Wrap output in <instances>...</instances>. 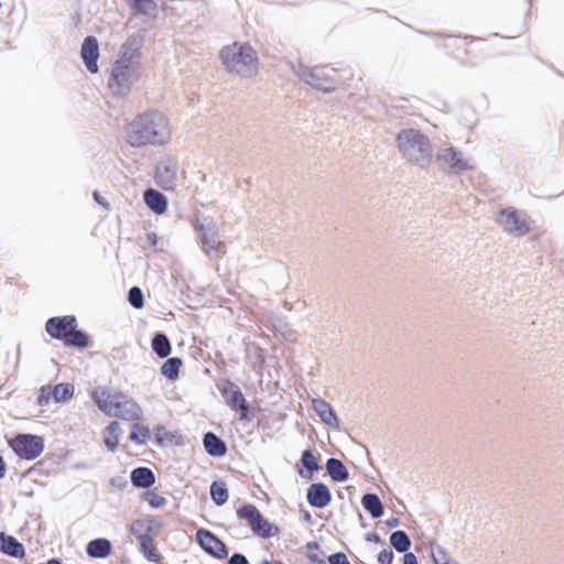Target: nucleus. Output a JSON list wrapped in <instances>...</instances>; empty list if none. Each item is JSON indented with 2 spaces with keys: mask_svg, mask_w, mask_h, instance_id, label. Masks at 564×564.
<instances>
[{
  "mask_svg": "<svg viewBox=\"0 0 564 564\" xmlns=\"http://www.w3.org/2000/svg\"><path fill=\"white\" fill-rule=\"evenodd\" d=\"M151 531V527H148L147 532ZM140 550L143 553L144 557L154 563H159L161 561V555L158 552L156 545L154 543V539L151 534L144 533L138 536Z\"/></svg>",
  "mask_w": 564,
  "mask_h": 564,
  "instance_id": "nucleus-16",
  "label": "nucleus"
},
{
  "mask_svg": "<svg viewBox=\"0 0 564 564\" xmlns=\"http://www.w3.org/2000/svg\"><path fill=\"white\" fill-rule=\"evenodd\" d=\"M444 163L455 171H464L468 169V163L462 158V154L453 148L445 149L438 156Z\"/></svg>",
  "mask_w": 564,
  "mask_h": 564,
  "instance_id": "nucleus-21",
  "label": "nucleus"
},
{
  "mask_svg": "<svg viewBox=\"0 0 564 564\" xmlns=\"http://www.w3.org/2000/svg\"><path fill=\"white\" fill-rule=\"evenodd\" d=\"M131 481L135 487L149 488L154 484L155 477L151 469L138 467L131 473Z\"/></svg>",
  "mask_w": 564,
  "mask_h": 564,
  "instance_id": "nucleus-23",
  "label": "nucleus"
},
{
  "mask_svg": "<svg viewBox=\"0 0 564 564\" xmlns=\"http://www.w3.org/2000/svg\"><path fill=\"white\" fill-rule=\"evenodd\" d=\"M93 196H94V199H95L99 205H101V206H102V207H105L106 209H109V208H110L109 203L107 202V199H106V198H104V197L99 194V192L95 191V192H94V194H93Z\"/></svg>",
  "mask_w": 564,
  "mask_h": 564,
  "instance_id": "nucleus-42",
  "label": "nucleus"
},
{
  "mask_svg": "<svg viewBox=\"0 0 564 564\" xmlns=\"http://www.w3.org/2000/svg\"><path fill=\"white\" fill-rule=\"evenodd\" d=\"M131 8L142 14L150 15L156 11V4L153 0H132Z\"/></svg>",
  "mask_w": 564,
  "mask_h": 564,
  "instance_id": "nucleus-33",
  "label": "nucleus"
},
{
  "mask_svg": "<svg viewBox=\"0 0 564 564\" xmlns=\"http://www.w3.org/2000/svg\"><path fill=\"white\" fill-rule=\"evenodd\" d=\"M196 540L206 552H208L217 557L226 556V554H227L226 545L210 531L205 530V529H199L196 532Z\"/></svg>",
  "mask_w": 564,
  "mask_h": 564,
  "instance_id": "nucleus-13",
  "label": "nucleus"
},
{
  "mask_svg": "<svg viewBox=\"0 0 564 564\" xmlns=\"http://www.w3.org/2000/svg\"><path fill=\"white\" fill-rule=\"evenodd\" d=\"M203 245L208 250H215V251H218L224 247L223 242L219 240L218 234L213 229L204 230Z\"/></svg>",
  "mask_w": 564,
  "mask_h": 564,
  "instance_id": "nucleus-32",
  "label": "nucleus"
},
{
  "mask_svg": "<svg viewBox=\"0 0 564 564\" xmlns=\"http://www.w3.org/2000/svg\"><path fill=\"white\" fill-rule=\"evenodd\" d=\"M322 70L321 69H315L313 70L312 73H310L307 75V78H306V82L312 85L313 87L317 88V89H322V90H328L330 88V86L328 85V83L326 82H321L319 80V75H321Z\"/></svg>",
  "mask_w": 564,
  "mask_h": 564,
  "instance_id": "nucleus-36",
  "label": "nucleus"
},
{
  "mask_svg": "<svg viewBox=\"0 0 564 564\" xmlns=\"http://www.w3.org/2000/svg\"><path fill=\"white\" fill-rule=\"evenodd\" d=\"M237 517L246 521L252 533L262 539H270L280 533L279 527L269 522L259 509L251 505H245L237 510Z\"/></svg>",
  "mask_w": 564,
  "mask_h": 564,
  "instance_id": "nucleus-6",
  "label": "nucleus"
},
{
  "mask_svg": "<svg viewBox=\"0 0 564 564\" xmlns=\"http://www.w3.org/2000/svg\"><path fill=\"white\" fill-rule=\"evenodd\" d=\"M129 302L134 308H141L144 305L142 291L138 286H133L129 291Z\"/></svg>",
  "mask_w": 564,
  "mask_h": 564,
  "instance_id": "nucleus-38",
  "label": "nucleus"
},
{
  "mask_svg": "<svg viewBox=\"0 0 564 564\" xmlns=\"http://www.w3.org/2000/svg\"><path fill=\"white\" fill-rule=\"evenodd\" d=\"M9 446L20 458L32 460L43 452L44 442L41 436L19 434L9 441Z\"/></svg>",
  "mask_w": 564,
  "mask_h": 564,
  "instance_id": "nucleus-8",
  "label": "nucleus"
},
{
  "mask_svg": "<svg viewBox=\"0 0 564 564\" xmlns=\"http://www.w3.org/2000/svg\"><path fill=\"white\" fill-rule=\"evenodd\" d=\"M121 433L120 425L117 421H112L104 431V442L107 448L115 452L119 445V436Z\"/></svg>",
  "mask_w": 564,
  "mask_h": 564,
  "instance_id": "nucleus-24",
  "label": "nucleus"
},
{
  "mask_svg": "<svg viewBox=\"0 0 564 564\" xmlns=\"http://www.w3.org/2000/svg\"><path fill=\"white\" fill-rule=\"evenodd\" d=\"M274 564H283V563H282V562H280V561H278V562H275Z\"/></svg>",
  "mask_w": 564,
  "mask_h": 564,
  "instance_id": "nucleus-49",
  "label": "nucleus"
},
{
  "mask_svg": "<svg viewBox=\"0 0 564 564\" xmlns=\"http://www.w3.org/2000/svg\"><path fill=\"white\" fill-rule=\"evenodd\" d=\"M496 220L507 232L516 236H524L531 229L529 221L512 207L500 210Z\"/></svg>",
  "mask_w": 564,
  "mask_h": 564,
  "instance_id": "nucleus-9",
  "label": "nucleus"
},
{
  "mask_svg": "<svg viewBox=\"0 0 564 564\" xmlns=\"http://www.w3.org/2000/svg\"><path fill=\"white\" fill-rule=\"evenodd\" d=\"M150 430L147 426L135 423L132 425L130 440L138 444H144L150 438Z\"/></svg>",
  "mask_w": 564,
  "mask_h": 564,
  "instance_id": "nucleus-34",
  "label": "nucleus"
},
{
  "mask_svg": "<svg viewBox=\"0 0 564 564\" xmlns=\"http://www.w3.org/2000/svg\"><path fill=\"white\" fill-rule=\"evenodd\" d=\"M82 58L87 67V69L95 74L98 72L97 61L99 58V46L98 41L94 36H87L80 48Z\"/></svg>",
  "mask_w": 564,
  "mask_h": 564,
  "instance_id": "nucleus-14",
  "label": "nucleus"
},
{
  "mask_svg": "<svg viewBox=\"0 0 564 564\" xmlns=\"http://www.w3.org/2000/svg\"><path fill=\"white\" fill-rule=\"evenodd\" d=\"M144 202L148 207L158 215L166 212L167 200L166 197L159 191L149 188L144 192Z\"/></svg>",
  "mask_w": 564,
  "mask_h": 564,
  "instance_id": "nucleus-18",
  "label": "nucleus"
},
{
  "mask_svg": "<svg viewBox=\"0 0 564 564\" xmlns=\"http://www.w3.org/2000/svg\"><path fill=\"white\" fill-rule=\"evenodd\" d=\"M390 544L398 552H406L411 546V541L404 531H395L390 535Z\"/></svg>",
  "mask_w": 564,
  "mask_h": 564,
  "instance_id": "nucleus-30",
  "label": "nucleus"
},
{
  "mask_svg": "<svg viewBox=\"0 0 564 564\" xmlns=\"http://www.w3.org/2000/svg\"><path fill=\"white\" fill-rule=\"evenodd\" d=\"M126 1L129 2V3L132 2V0H126Z\"/></svg>",
  "mask_w": 564,
  "mask_h": 564,
  "instance_id": "nucleus-50",
  "label": "nucleus"
},
{
  "mask_svg": "<svg viewBox=\"0 0 564 564\" xmlns=\"http://www.w3.org/2000/svg\"><path fill=\"white\" fill-rule=\"evenodd\" d=\"M111 550L110 541L105 538L91 540L86 546L87 554L94 558L107 557L111 553Z\"/></svg>",
  "mask_w": 564,
  "mask_h": 564,
  "instance_id": "nucleus-20",
  "label": "nucleus"
},
{
  "mask_svg": "<svg viewBox=\"0 0 564 564\" xmlns=\"http://www.w3.org/2000/svg\"><path fill=\"white\" fill-rule=\"evenodd\" d=\"M164 171H165V173H166L167 182L173 183V182H174V180H175V174H174V172L170 171V169H169V167H166V166L164 167Z\"/></svg>",
  "mask_w": 564,
  "mask_h": 564,
  "instance_id": "nucleus-44",
  "label": "nucleus"
},
{
  "mask_svg": "<svg viewBox=\"0 0 564 564\" xmlns=\"http://www.w3.org/2000/svg\"><path fill=\"white\" fill-rule=\"evenodd\" d=\"M314 411L318 414L321 420L329 425V426H337L338 420L336 417V414L334 413L330 404L322 399H313L312 401Z\"/></svg>",
  "mask_w": 564,
  "mask_h": 564,
  "instance_id": "nucleus-19",
  "label": "nucleus"
},
{
  "mask_svg": "<svg viewBox=\"0 0 564 564\" xmlns=\"http://www.w3.org/2000/svg\"><path fill=\"white\" fill-rule=\"evenodd\" d=\"M372 541H379V536H378V535H375V536L372 538Z\"/></svg>",
  "mask_w": 564,
  "mask_h": 564,
  "instance_id": "nucleus-47",
  "label": "nucleus"
},
{
  "mask_svg": "<svg viewBox=\"0 0 564 564\" xmlns=\"http://www.w3.org/2000/svg\"><path fill=\"white\" fill-rule=\"evenodd\" d=\"M91 398L99 410L109 416L130 422L141 419L142 410L140 405L120 391L98 388L93 391Z\"/></svg>",
  "mask_w": 564,
  "mask_h": 564,
  "instance_id": "nucleus-3",
  "label": "nucleus"
},
{
  "mask_svg": "<svg viewBox=\"0 0 564 564\" xmlns=\"http://www.w3.org/2000/svg\"><path fill=\"white\" fill-rule=\"evenodd\" d=\"M133 41L129 40L121 47L120 57L115 62L108 82L109 88L117 95L128 93L134 82L139 79L138 63L139 47H132Z\"/></svg>",
  "mask_w": 564,
  "mask_h": 564,
  "instance_id": "nucleus-2",
  "label": "nucleus"
},
{
  "mask_svg": "<svg viewBox=\"0 0 564 564\" xmlns=\"http://www.w3.org/2000/svg\"><path fill=\"white\" fill-rule=\"evenodd\" d=\"M220 58L230 73L241 77H251L258 72V55L249 44L234 42L220 51Z\"/></svg>",
  "mask_w": 564,
  "mask_h": 564,
  "instance_id": "nucleus-4",
  "label": "nucleus"
},
{
  "mask_svg": "<svg viewBox=\"0 0 564 564\" xmlns=\"http://www.w3.org/2000/svg\"><path fill=\"white\" fill-rule=\"evenodd\" d=\"M393 552L391 550H382L378 555L379 564H392L393 562Z\"/></svg>",
  "mask_w": 564,
  "mask_h": 564,
  "instance_id": "nucleus-39",
  "label": "nucleus"
},
{
  "mask_svg": "<svg viewBox=\"0 0 564 564\" xmlns=\"http://www.w3.org/2000/svg\"><path fill=\"white\" fill-rule=\"evenodd\" d=\"M63 343L66 346L86 348L89 345V338L84 332L78 330L77 326H73V330H69Z\"/></svg>",
  "mask_w": 564,
  "mask_h": 564,
  "instance_id": "nucleus-27",
  "label": "nucleus"
},
{
  "mask_svg": "<svg viewBox=\"0 0 564 564\" xmlns=\"http://www.w3.org/2000/svg\"><path fill=\"white\" fill-rule=\"evenodd\" d=\"M361 503L372 518L377 519L383 514V506L377 495L366 494L361 498Z\"/></svg>",
  "mask_w": 564,
  "mask_h": 564,
  "instance_id": "nucleus-25",
  "label": "nucleus"
},
{
  "mask_svg": "<svg viewBox=\"0 0 564 564\" xmlns=\"http://www.w3.org/2000/svg\"><path fill=\"white\" fill-rule=\"evenodd\" d=\"M74 395V386L70 383H58L54 387L44 386L40 390L37 402L40 405H46L50 400L55 402H66Z\"/></svg>",
  "mask_w": 564,
  "mask_h": 564,
  "instance_id": "nucleus-10",
  "label": "nucleus"
},
{
  "mask_svg": "<svg viewBox=\"0 0 564 564\" xmlns=\"http://www.w3.org/2000/svg\"><path fill=\"white\" fill-rule=\"evenodd\" d=\"M210 496L217 506L224 505L228 500V490L224 482L214 481L210 486Z\"/></svg>",
  "mask_w": 564,
  "mask_h": 564,
  "instance_id": "nucleus-31",
  "label": "nucleus"
},
{
  "mask_svg": "<svg viewBox=\"0 0 564 564\" xmlns=\"http://www.w3.org/2000/svg\"><path fill=\"white\" fill-rule=\"evenodd\" d=\"M134 525H142V521H137Z\"/></svg>",
  "mask_w": 564,
  "mask_h": 564,
  "instance_id": "nucleus-48",
  "label": "nucleus"
},
{
  "mask_svg": "<svg viewBox=\"0 0 564 564\" xmlns=\"http://www.w3.org/2000/svg\"><path fill=\"white\" fill-rule=\"evenodd\" d=\"M182 366V360L180 358L173 357L167 359L161 367V372L164 377L170 380H176L178 378L180 368Z\"/></svg>",
  "mask_w": 564,
  "mask_h": 564,
  "instance_id": "nucleus-29",
  "label": "nucleus"
},
{
  "mask_svg": "<svg viewBox=\"0 0 564 564\" xmlns=\"http://www.w3.org/2000/svg\"><path fill=\"white\" fill-rule=\"evenodd\" d=\"M143 499L152 508H161L166 503V499L163 496H161L156 489L147 490L143 494Z\"/></svg>",
  "mask_w": 564,
  "mask_h": 564,
  "instance_id": "nucleus-35",
  "label": "nucleus"
},
{
  "mask_svg": "<svg viewBox=\"0 0 564 564\" xmlns=\"http://www.w3.org/2000/svg\"><path fill=\"white\" fill-rule=\"evenodd\" d=\"M328 562L330 564H350V562L348 561L347 556L344 553H341V552L332 554L328 557Z\"/></svg>",
  "mask_w": 564,
  "mask_h": 564,
  "instance_id": "nucleus-40",
  "label": "nucleus"
},
{
  "mask_svg": "<svg viewBox=\"0 0 564 564\" xmlns=\"http://www.w3.org/2000/svg\"><path fill=\"white\" fill-rule=\"evenodd\" d=\"M156 177H158V180H159V182H160V183H161V182H163V181H162L163 174H162V172H161V167H158V171H156Z\"/></svg>",
  "mask_w": 564,
  "mask_h": 564,
  "instance_id": "nucleus-46",
  "label": "nucleus"
},
{
  "mask_svg": "<svg viewBox=\"0 0 564 564\" xmlns=\"http://www.w3.org/2000/svg\"><path fill=\"white\" fill-rule=\"evenodd\" d=\"M229 564H248V560L245 555L237 553L229 558Z\"/></svg>",
  "mask_w": 564,
  "mask_h": 564,
  "instance_id": "nucleus-41",
  "label": "nucleus"
},
{
  "mask_svg": "<svg viewBox=\"0 0 564 564\" xmlns=\"http://www.w3.org/2000/svg\"><path fill=\"white\" fill-rule=\"evenodd\" d=\"M301 462L310 471H315L319 468L316 457L310 449L303 452Z\"/></svg>",
  "mask_w": 564,
  "mask_h": 564,
  "instance_id": "nucleus-37",
  "label": "nucleus"
},
{
  "mask_svg": "<svg viewBox=\"0 0 564 564\" xmlns=\"http://www.w3.org/2000/svg\"><path fill=\"white\" fill-rule=\"evenodd\" d=\"M326 469L335 481H344L348 478L346 466L337 458H329L326 463Z\"/></svg>",
  "mask_w": 564,
  "mask_h": 564,
  "instance_id": "nucleus-26",
  "label": "nucleus"
},
{
  "mask_svg": "<svg viewBox=\"0 0 564 564\" xmlns=\"http://www.w3.org/2000/svg\"><path fill=\"white\" fill-rule=\"evenodd\" d=\"M403 564H417L416 556L411 552H405L403 556Z\"/></svg>",
  "mask_w": 564,
  "mask_h": 564,
  "instance_id": "nucleus-43",
  "label": "nucleus"
},
{
  "mask_svg": "<svg viewBox=\"0 0 564 564\" xmlns=\"http://www.w3.org/2000/svg\"><path fill=\"white\" fill-rule=\"evenodd\" d=\"M6 471H7V465H6L2 456H0V478L4 477Z\"/></svg>",
  "mask_w": 564,
  "mask_h": 564,
  "instance_id": "nucleus-45",
  "label": "nucleus"
},
{
  "mask_svg": "<svg viewBox=\"0 0 564 564\" xmlns=\"http://www.w3.org/2000/svg\"><path fill=\"white\" fill-rule=\"evenodd\" d=\"M449 53L462 63H468L473 58L490 53V45L482 39H453L446 44Z\"/></svg>",
  "mask_w": 564,
  "mask_h": 564,
  "instance_id": "nucleus-7",
  "label": "nucleus"
},
{
  "mask_svg": "<svg viewBox=\"0 0 564 564\" xmlns=\"http://www.w3.org/2000/svg\"><path fill=\"white\" fill-rule=\"evenodd\" d=\"M332 500V495L326 485L322 482L312 484L307 489V501L312 507L324 508Z\"/></svg>",
  "mask_w": 564,
  "mask_h": 564,
  "instance_id": "nucleus-15",
  "label": "nucleus"
},
{
  "mask_svg": "<svg viewBox=\"0 0 564 564\" xmlns=\"http://www.w3.org/2000/svg\"><path fill=\"white\" fill-rule=\"evenodd\" d=\"M204 447L209 455L215 457L224 456L227 452L225 442L212 432L205 434Z\"/></svg>",
  "mask_w": 564,
  "mask_h": 564,
  "instance_id": "nucleus-22",
  "label": "nucleus"
},
{
  "mask_svg": "<svg viewBox=\"0 0 564 564\" xmlns=\"http://www.w3.org/2000/svg\"><path fill=\"white\" fill-rule=\"evenodd\" d=\"M171 128L169 119L160 111L139 115L129 126L128 141L133 147L162 144L169 140Z\"/></svg>",
  "mask_w": 564,
  "mask_h": 564,
  "instance_id": "nucleus-1",
  "label": "nucleus"
},
{
  "mask_svg": "<svg viewBox=\"0 0 564 564\" xmlns=\"http://www.w3.org/2000/svg\"><path fill=\"white\" fill-rule=\"evenodd\" d=\"M0 550L10 556L22 558L25 555V550L14 536L0 533Z\"/></svg>",
  "mask_w": 564,
  "mask_h": 564,
  "instance_id": "nucleus-17",
  "label": "nucleus"
},
{
  "mask_svg": "<svg viewBox=\"0 0 564 564\" xmlns=\"http://www.w3.org/2000/svg\"><path fill=\"white\" fill-rule=\"evenodd\" d=\"M403 156L413 164L427 166L432 160V147L426 135L414 129L402 130L397 138Z\"/></svg>",
  "mask_w": 564,
  "mask_h": 564,
  "instance_id": "nucleus-5",
  "label": "nucleus"
},
{
  "mask_svg": "<svg viewBox=\"0 0 564 564\" xmlns=\"http://www.w3.org/2000/svg\"><path fill=\"white\" fill-rule=\"evenodd\" d=\"M73 326H77L75 316L65 315L48 318L45 324V329L52 338L64 340L69 330H73Z\"/></svg>",
  "mask_w": 564,
  "mask_h": 564,
  "instance_id": "nucleus-11",
  "label": "nucleus"
},
{
  "mask_svg": "<svg viewBox=\"0 0 564 564\" xmlns=\"http://www.w3.org/2000/svg\"><path fill=\"white\" fill-rule=\"evenodd\" d=\"M223 394L227 398L230 408L240 413V420L249 419V405L241 392V390L234 383L228 382L227 387L221 390Z\"/></svg>",
  "mask_w": 564,
  "mask_h": 564,
  "instance_id": "nucleus-12",
  "label": "nucleus"
},
{
  "mask_svg": "<svg viewBox=\"0 0 564 564\" xmlns=\"http://www.w3.org/2000/svg\"><path fill=\"white\" fill-rule=\"evenodd\" d=\"M152 349L160 358H165L171 352V344L164 334H156L152 339Z\"/></svg>",
  "mask_w": 564,
  "mask_h": 564,
  "instance_id": "nucleus-28",
  "label": "nucleus"
}]
</instances>
